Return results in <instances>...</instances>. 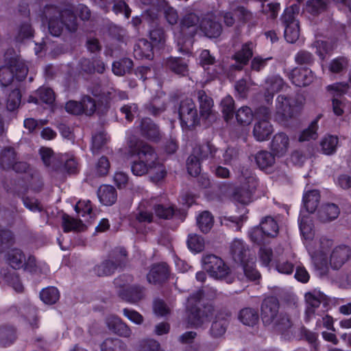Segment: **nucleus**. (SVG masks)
<instances>
[{
    "label": "nucleus",
    "mask_w": 351,
    "mask_h": 351,
    "mask_svg": "<svg viewBox=\"0 0 351 351\" xmlns=\"http://www.w3.org/2000/svg\"><path fill=\"white\" fill-rule=\"evenodd\" d=\"M129 152L132 156H136L131 166L134 175L142 176L147 173L151 175L154 182H158L165 178L166 171L163 165L158 161V156L154 149L148 144L142 141L130 142Z\"/></svg>",
    "instance_id": "f257e3e1"
},
{
    "label": "nucleus",
    "mask_w": 351,
    "mask_h": 351,
    "mask_svg": "<svg viewBox=\"0 0 351 351\" xmlns=\"http://www.w3.org/2000/svg\"><path fill=\"white\" fill-rule=\"evenodd\" d=\"M261 316L265 326L282 332L289 329L292 325L287 315L279 313V303L274 297H269L263 300Z\"/></svg>",
    "instance_id": "f03ea898"
},
{
    "label": "nucleus",
    "mask_w": 351,
    "mask_h": 351,
    "mask_svg": "<svg viewBox=\"0 0 351 351\" xmlns=\"http://www.w3.org/2000/svg\"><path fill=\"white\" fill-rule=\"evenodd\" d=\"M43 13L52 36H59L64 25L69 29L71 27L74 29L75 16L71 10L60 11L56 7L49 5L45 8Z\"/></svg>",
    "instance_id": "7ed1b4c3"
},
{
    "label": "nucleus",
    "mask_w": 351,
    "mask_h": 351,
    "mask_svg": "<svg viewBox=\"0 0 351 351\" xmlns=\"http://www.w3.org/2000/svg\"><path fill=\"white\" fill-rule=\"evenodd\" d=\"M303 106L302 100L292 97L280 95L276 99L275 119L285 125L287 121L297 117Z\"/></svg>",
    "instance_id": "20e7f679"
},
{
    "label": "nucleus",
    "mask_w": 351,
    "mask_h": 351,
    "mask_svg": "<svg viewBox=\"0 0 351 351\" xmlns=\"http://www.w3.org/2000/svg\"><path fill=\"white\" fill-rule=\"evenodd\" d=\"M195 153L199 154L202 158H210L215 162L229 165H232L238 156L237 151L233 147L220 149L209 142L195 149Z\"/></svg>",
    "instance_id": "39448f33"
},
{
    "label": "nucleus",
    "mask_w": 351,
    "mask_h": 351,
    "mask_svg": "<svg viewBox=\"0 0 351 351\" xmlns=\"http://www.w3.org/2000/svg\"><path fill=\"white\" fill-rule=\"evenodd\" d=\"M199 17L194 13L186 14L181 20L179 29L174 32L175 39L179 46L190 45L191 38L199 27Z\"/></svg>",
    "instance_id": "423d86ee"
},
{
    "label": "nucleus",
    "mask_w": 351,
    "mask_h": 351,
    "mask_svg": "<svg viewBox=\"0 0 351 351\" xmlns=\"http://www.w3.org/2000/svg\"><path fill=\"white\" fill-rule=\"evenodd\" d=\"M202 295V291H198L195 294L191 295L187 300L188 322L189 324L195 327L201 326L208 321V312L210 311V308L204 307V309L199 308L200 299Z\"/></svg>",
    "instance_id": "0eeeda50"
},
{
    "label": "nucleus",
    "mask_w": 351,
    "mask_h": 351,
    "mask_svg": "<svg viewBox=\"0 0 351 351\" xmlns=\"http://www.w3.org/2000/svg\"><path fill=\"white\" fill-rule=\"evenodd\" d=\"M202 263L204 269L216 279H226L228 283L232 282V278L230 276V268L224 261L214 254H208L203 257Z\"/></svg>",
    "instance_id": "6e6552de"
},
{
    "label": "nucleus",
    "mask_w": 351,
    "mask_h": 351,
    "mask_svg": "<svg viewBox=\"0 0 351 351\" xmlns=\"http://www.w3.org/2000/svg\"><path fill=\"white\" fill-rule=\"evenodd\" d=\"M0 167L4 170L23 172L27 169V165L19 160L14 148L5 147L0 151Z\"/></svg>",
    "instance_id": "1a4fd4ad"
},
{
    "label": "nucleus",
    "mask_w": 351,
    "mask_h": 351,
    "mask_svg": "<svg viewBox=\"0 0 351 351\" xmlns=\"http://www.w3.org/2000/svg\"><path fill=\"white\" fill-rule=\"evenodd\" d=\"M179 117L182 125L186 128L193 127L199 123L197 110L191 99L186 98L181 101Z\"/></svg>",
    "instance_id": "9d476101"
},
{
    "label": "nucleus",
    "mask_w": 351,
    "mask_h": 351,
    "mask_svg": "<svg viewBox=\"0 0 351 351\" xmlns=\"http://www.w3.org/2000/svg\"><path fill=\"white\" fill-rule=\"evenodd\" d=\"M256 186V178L252 175H249L242 182L241 186L235 190L233 195L234 199L242 204H249L252 201V195Z\"/></svg>",
    "instance_id": "9b49d317"
},
{
    "label": "nucleus",
    "mask_w": 351,
    "mask_h": 351,
    "mask_svg": "<svg viewBox=\"0 0 351 351\" xmlns=\"http://www.w3.org/2000/svg\"><path fill=\"white\" fill-rule=\"evenodd\" d=\"M332 245V240L322 238L319 240V249L315 252V254L311 255L314 266L321 276L325 275L328 271V260L324 255Z\"/></svg>",
    "instance_id": "f8f14e48"
},
{
    "label": "nucleus",
    "mask_w": 351,
    "mask_h": 351,
    "mask_svg": "<svg viewBox=\"0 0 351 351\" xmlns=\"http://www.w3.org/2000/svg\"><path fill=\"white\" fill-rule=\"evenodd\" d=\"M258 114H263V119L258 121L254 127L253 134L258 141H263L268 138L273 132V128L268 121L269 111L266 108L259 110Z\"/></svg>",
    "instance_id": "ddd939ff"
},
{
    "label": "nucleus",
    "mask_w": 351,
    "mask_h": 351,
    "mask_svg": "<svg viewBox=\"0 0 351 351\" xmlns=\"http://www.w3.org/2000/svg\"><path fill=\"white\" fill-rule=\"evenodd\" d=\"M291 144V138L286 133L278 132L271 139L270 149L276 156L282 157L288 152Z\"/></svg>",
    "instance_id": "4468645a"
},
{
    "label": "nucleus",
    "mask_w": 351,
    "mask_h": 351,
    "mask_svg": "<svg viewBox=\"0 0 351 351\" xmlns=\"http://www.w3.org/2000/svg\"><path fill=\"white\" fill-rule=\"evenodd\" d=\"M350 256L351 249L348 246H337L330 254V266L333 269H339L348 261Z\"/></svg>",
    "instance_id": "2eb2a0df"
},
{
    "label": "nucleus",
    "mask_w": 351,
    "mask_h": 351,
    "mask_svg": "<svg viewBox=\"0 0 351 351\" xmlns=\"http://www.w3.org/2000/svg\"><path fill=\"white\" fill-rule=\"evenodd\" d=\"M154 205L152 202V197L142 199L136 210V220L141 223H151L154 221Z\"/></svg>",
    "instance_id": "dca6fc26"
},
{
    "label": "nucleus",
    "mask_w": 351,
    "mask_h": 351,
    "mask_svg": "<svg viewBox=\"0 0 351 351\" xmlns=\"http://www.w3.org/2000/svg\"><path fill=\"white\" fill-rule=\"evenodd\" d=\"M106 323L108 328L119 336L130 337L132 335L130 326L117 315H108L106 318Z\"/></svg>",
    "instance_id": "f3484780"
},
{
    "label": "nucleus",
    "mask_w": 351,
    "mask_h": 351,
    "mask_svg": "<svg viewBox=\"0 0 351 351\" xmlns=\"http://www.w3.org/2000/svg\"><path fill=\"white\" fill-rule=\"evenodd\" d=\"M289 77L292 83L297 86H308L314 79L312 71L308 68H295Z\"/></svg>",
    "instance_id": "a211bd4d"
},
{
    "label": "nucleus",
    "mask_w": 351,
    "mask_h": 351,
    "mask_svg": "<svg viewBox=\"0 0 351 351\" xmlns=\"http://www.w3.org/2000/svg\"><path fill=\"white\" fill-rule=\"evenodd\" d=\"M230 250L234 261L241 264L247 261L248 256L252 257L254 256L251 254L243 241L240 239L232 241L230 246Z\"/></svg>",
    "instance_id": "6ab92c4d"
},
{
    "label": "nucleus",
    "mask_w": 351,
    "mask_h": 351,
    "mask_svg": "<svg viewBox=\"0 0 351 351\" xmlns=\"http://www.w3.org/2000/svg\"><path fill=\"white\" fill-rule=\"evenodd\" d=\"M255 44L252 42H247L242 45L240 50L235 53L233 56L237 64L234 66L236 69L241 70L244 65L248 63L249 60L252 57Z\"/></svg>",
    "instance_id": "aec40b11"
},
{
    "label": "nucleus",
    "mask_w": 351,
    "mask_h": 351,
    "mask_svg": "<svg viewBox=\"0 0 351 351\" xmlns=\"http://www.w3.org/2000/svg\"><path fill=\"white\" fill-rule=\"evenodd\" d=\"M119 296L124 301L135 304L144 297L143 287L137 285H131L127 289L117 291Z\"/></svg>",
    "instance_id": "412c9836"
},
{
    "label": "nucleus",
    "mask_w": 351,
    "mask_h": 351,
    "mask_svg": "<svg viewBox=\"0 0 351 351\" xmlns=\"http://www.w3.org/2000/svg\"><path fill=\"white\" fill-rule=\"evenodd\" d=\"M284 86V80L280 76L273 75L269 77L265 82V100L267 102L272 100L274 93L282 90Z\"/></svg>",
    "instance_id": "4be33fe9"
},
{
    "label": "nucleus",
    "mask_w": 351,
    "mask_h": 351,
    "mask_svg": "<svg viewBox=\"0 0 351 351\" xmlns=\"http://www.w3.org/2000/svg\"><path fill=\"white\" fill-rule=\"evenodd\" d=\"M141 134L143 136L152 141H158L161 134L157 125L150 119L145 118L141 123Z\"/></svg>",
    "instance_id": "5701e85b"
},
{
    "label": "nucleus",
    "mask_w": 351,
    "mask_h": 351,
    "mask_svg": "<svg viewBox=\"0 0 351 351\" xmlns=\"http://www.w3.org/2000/svg\"><path fill=\"white\" fill-rule=\"evenodd\" d=\"M25 255L18 248L8 251L5 254L6 263L14 269H22L25 264Z\"/></svg>",
    "instance_id": "b1692460"
},
{
    "label": "nucleus",
    "mask_w": 351,
    "mask_h": 351,
    "mask_svg": "<svg viewBox=\"0 0 351 351\" xmlns=\"http://www.w3.org/2000/svg\"><path fill=\"white\" fill-rule=\"evenodd\" d=\"M322 298L323 295L320 293H308L305 295L306 302L305 315L306 319L309 320L314 316Z\"/></svg>",
    "instance_id": "393cba45"
},
{
    "label": "nucleus",
    "mask_w": 351,
    "mask_h": 351,
    "mask_svg": "<svg viewBox=\"0 0 351 351\" xmlns=\"http://www.w3.org/2000/svg\"><path fill=\"white\" fill-rule=\"evenodd\" d=\"M168 272V267L165 263L155 265L147 274V281L153 284L160 283L167 278Z\"/></svg>",
    "instance_id": "a878e982"
},
{
    "label": "nucleus",
    "mask_w": 351,
    "mask_h": 351,
    "mask_svg": "<svg viewBox=\"0 0 351 351\" xmlns=\"http://www.w3.org/2000/svg\"><path fill=\"white\" fill-rule=\"evenodd\" d=\"M339 213L340 210L337 205L328 203L322 206L318 211V217L322 222H329L337 218Z\"/></svg>",
    "instance_id": "bb28decb"
},
{
    "label": "nucleus",
    "mask_w": 351,
    "mask_h": 351,
    "mask_svg": "<svg viewBox=\"0 0 351 351\" xmlns=\"http://www.w3.org/2000/svg\"><path fill=\"white\" fill-rule=\"evenodd\" d=\"M97 196L100 202L105 206H111L117 200L115 189L110 185H102L97 191Z\"/></svg>",
    "instance_id": "cd10ccee"
},
{
    "label": "nucleus",
    "mask_w": 351,
    "mask_h": 351,
    "mask_svg": "<svg viewBox=\"0 0 351 351\" xmlns=\"http://www.w3.org/2000/svg\"><path fill=\"white\" fill-rule=\"evenodd\" d=\"M200 29L209 38H216L221 32V25L208 18H204L199 23Z\"/></svg>",
    "instance_id": "c85d7f7f"
},
{
    "label": "nucleus",
    "mask_w": 351,
    "mask_h": 351,
    "mask_svg": "<svg viewBox=\"0 0 351 351\" xmlns=\"http://www.w3.org/2000/svg\"><path fill=\"white\" fill-rule=\"evenodd\" d=\"M197 98L199 103L200 114L207 119L213 113V101L204 90L197 92Z\"/></svg>",
    "instance_id": "c756f323"
},
{
    "label": "nucleus",
    "mask_w": 351,
    "mask_h": 351,
    "mask_svg": "<svg viewBox=\"0 0 351 351\" xmlns=\"http://www.w3.org/2000/svg\"><path fill=\"white\" fill-rule=\"evenodd\" d=\"M134 56L137 59L151 58L152 45L145 39L138 40L134 47Z\"/></svg>",
    "instance_id": "7c9ffc66"
},
{
    "label": "nucleus",
    "mask_w": 351,
    "mask_h": 351,
    "mask_svg": "<svg viewBox=\"0 0 351 351\" xmlns=\"http://www.w3.org/2000/svg\"><path fill=\"white\" fill-rule=\"evenodd\" d=\"M320 195L317 190H311L306 191L303 197L304 206L306 210L309 213H313L319 202Z\"/></svg>",
    "instance_id": "2f4dec72"
},
{
    "label": "nucleus",
    "mask_w": 351,
    "mask_h": 351,
    "mask_svg": "<svg viewBox=\"0 0 351 351\" xmlns=\"http://www.w3.org/2000/svg\"><path fill=\"white\" fill-rule=\"evenodd\" d=\"M339 145V138L335 135L327 134L320 141V147L323 154L326 155L333 154Z\"/></svg>",
    "instance_id": "473e14b6"
},
{
    "label": "nucleus",
    "mask_w": 351,
    "mask_h": 351,
    "mask_svg": "<svg viewBox=\"0 0 351 351\" xmlns=\"http://www.w3.org/2000/svg\"><path fill=\"white\" fill-rule=\"evenodd\" d=\"M152 202L154 205V213L156 217L162 219H169L173 216L174 209L171 206L162 204L160 200L156 197H152Z\"/></svg>",
    "instance_id": "72a5a7b5"
},
{
    "label": "nucleus",
    "mask_w": 351,
    "mask_h": 351,
    "mask_svg": "<svg viewBox=\"0 0 351 351\" xmlns=\"http://www.w3.org/2000/svg\"><path fill=\"white\" fill-rule=\"evenodd\" d=\"M239 319L244 325L253 326L258 321V315L256 310L251 308H245L239 312Z\"/></svg>",
    "instance_id": "f704fd0d"
},
{
    "label": "nucleus",
    "mask_w": 351,
    "mask_h": 351,
    "mask_svg": "<svg viewBox=\"0 0 351 351\" xmlns=\"http://www.w3.org/2000/svg\"><path fill=\"white\" fill-rule=\"evenodd\" d=\"M166 66L176 74L185 75L188 72L187 63L178 58H170L166 61Z\"/></svg>",
    "instance_id": "c9c22d12"
},
{
    "label": "nucleus",
    "mask_w": 351,
    "mask_h": 351,
    "mask_svg": "<svg viewBox=\"0 0 351 351\" xmlns=\"http://www.w3.org/2000/svg\"><path fill=\"white\" fill-rule=\"evenodd\" d=\"M20 313L29 322L30 326L34 329L38 327V319L36 315V310L30 304H25L20 308Z\"/></svg>",
    "instance_id": "e433bc0d"
},
{
    "label": "nucleus",
    "mask_w": 351,
    "mask_h": 351,
    "mask_svg": "<svg viewBox=\"0 0 351 351\" xmlns=\"http://www.w3.org/2000/svg\"><path fill=\"white\" fill-rule=\"evenodd\" d=\"M200 146L201 145L194 147L193 154H191L187 160V170L189 173L193 176H197L199 174L201 171L199 160L205 159L202 158L199 154L195 153V149Z\"/></svg>",
    "instance_id": "4c0bfd02"
},
{
    "label": "nucleus",
    "mask_w": 351,
    "mask_h": 351,
    "mask_svg": "<svg viewBox=\"0 0 351 351\" xmlns=\"http://www.w3.org/2000/svg\"><path fill=\"white\" fill-rule=\"evenodd\" d=\"M40 300L46 304H53L58 301L60 292L55 287L43 289L40 293Z\"/></svg>",
    "instance_id": "58836bf2"
},
{
    "label": "nucleus",
    "mask_w": 351,
    "mask_h": 351,
    "mask_svg": "<svg viewBox=\"0 0 351 351\" xmlns=\"http://www.w3.org/2000/svg\"><path fill=\"white\" fill-rule=\"evenodd\" d=\"M300 229L305 239H311L313 237L312 220L308 215L301 212L300 217Z\"/></svg>",
    "instance_id": "ea45409f"
},
{
    "label": "nucleus",
    "mask_w": 351,
    "mask_h": 351,
    "mask_svg": "<svg viewBox=\"0 0 351 351\" xmlns=\"http://www.w3.org/2000/svg\"><path fill=\"white\" fill-rule=\"evenodd\" d=\"M263 234L267 237H274L277 235L278 226L276 221L271 217H265L260 223Z\"/></svg>",
    "instance_id": "a19ab883"
},
{
    "label": "nucleus",
    "mask_w": 351,
    "mask_h": 351,
    "mask_svg": "<svg viewBox=\"0 0 351 351\" xmlns=\"http://www.w3.org/2000/svg\"><path fill=\"white\" fill-rule=\"evenodd\" d=\"M255 256H252L247 258V261L241 263L243 269L245 276L250 280H255L260 277L259 272L255 269Z\"/></svg>",
    "instance_id": "79ce46f5"
},
{
    "label": "nucleus",
    "mask_w": 351,
    "mask_h": 351,
    "mask_svg": "<svg viewBox=\"0 0 351 351\" xmlns=\"http://www.w3.org/2000/svg\"><path fill=\"white\" fill-rule=\"evenodd\" d=\"M101 351H125V343L117 338L106 339L101 345Z\"/></svg>",
    "instance_id": "37998d69"
},
{
    "label": "nucleus",
    "mask_w": 351,
    "mask_h": 351,
    "mask_svg": "<svg viewBox=\"0 0 351 351\" xmlns=\"http://www.w3.org/2000/svg\"><path fill=\"white\" fill-rule=\"evenodd\" d=\"M133 62L129 58H124L116 61L112 64V71L116 75L121 76L130 72L132 68Z\"/></svg>",
    "instance_id": "c03bdc74"
},
{
    "label": "nucleus",
    "mask_w": 351,
    "mask_h": 351,
    "mask_svg": "<svg viewBox=\"0 0 351 351\" xmlns=\"http://www.w3.org/2000/svg\"><path fill=\"white\" fill-rule=\"evenodd\" d=\"M62 226L64 232L82 231L84 229V225L80 220L73 219L66 215L62 216Z\"/></svg>",
    "instance_id": "a18cd8bd"
},
{
    "label": "nucleus",
    "mask_w": 351,
    "mask_h": 351,
    "mask_svg": "<svg viewBox=\"0 0 351 351\" xmlns=\"http://www.w3.org/2000/svg\"><path fill=\"white\" fill-rule=\"evenodd\" d=\"M320 119L319 115L315 120H313L308 128L304 130L299 136V141L301 142L307 141L311 139H315L317 137V130L318 128V121Z\"/></svg>",
    "instance_id": "49530a36"
},
{
    "label": "nucleus",
    "mask_w": 351,
    "mask_h": 351,
    "mask_svg": "<svg viewBox=\"0 0 351 351\" xmlns=\"http://www.w3.org/2000/svg\"><path fill=\"white\" fill-rule=\"evenodd\" d=\"M197 223L202 232H208L213 227V217L209 212L204 211L197 217Z\"/></svg>",
    "instance_id": "de8ad7c7"
},
{
    "label": "nucleus",
    "mask_w": 351,
    "mask_h": 351,
    "mask_svg": "<svg viewBox=\"0 0 351 351\" xmlns=\"http://www.w3.org/2000/svg\"><path fill=\"white\" fill-rule=\"evenodd\" d=\"M274 156L272 152L271 153L267 151L260 152L256 156V163L261 169L270 167L274 163Z\"/></svg>",
    "instance_id": "09e8293b"
},
{
    "label": "nucleus",
    "mask_w": 351,
    "mask_h": 351,
    "mask_svg": "<svg viewBox=\"0 0 351 351\" xmlns=\"http://www.w3.org/2000/svg\"><path fill=\"white\" fill-rule=\"evenodd\" d=\"M227 319L224 317L217 316L212 324L210 333L214 337H220L225 333Z\"/></svg>",
    "instance_id": "8fccbe9b"
},
{
    "label": "nucleus",
    "mask_w": 351,
    "mask_h": 351,
    "mask_svg": "<svg viewBox=\"0 0 351 351\" xmlns=\"http://www.w3.org/2000/svg\"><path fill=\"white\" fill-rule=\"evenodd\" d=\"M187 245L191 251L200 252L204 248L205 242L201 236L196 234H190L187 240Z\"/></svg>",
    "instance_id": "3c124183"
},
{
    "label": "nucleus",
    "mask_w": 351,
    "mask_h": 351,
    "mask_svg": "<svg viewBox=\"0 0 351 351\" xmlns=\"http://www.w3.org/2000/svg\"><path fill=\"white\" fill-rule=\"evenodd\" d=\"M300 36L298 22H292V24L285 26V38L290 43H295Z\"/></svg>",
    "instance_id": "603ef678"
},
{
    "label": "nucleus",
    "mask_w": 351,
    "mask_h": 351,
    "mask_svg": "<svg viewBox=\"0 0 351 351\" xmlns=\"http://www.w3.org/2000/svg\"><path fill=\"white\" fill-rule=\"evenodd\" d=\"M16 339L15 330L12 327H0V343L8 346L12 343Z\"/></svg>",
    "instance_id": "864d4df0"
},
{
    "label": "nucleus",
    "mask_w": 351,
    "mask_h": 351,
    "mask_svg": "<svg viewBox=\"0 0 351 351\" xmlns=\"http://www.w3.org/2000/svg\"><path fill=\"white\" fill-rule=\"evenodd\" d=\"M22 269L32 274L47 273L48 271L47 266L45 265L43 266L38 265L35 258L33 256H29L27 259L25 258V264Z\"/></svg>",
    "instance_id": "5fc2aeb1"
},
{
    "label": "nucleus",
    "mask_w": 351,
    "mask_h": 351,
    "mask_svg": "<svg viewBox=\"0 0 351 351\" xmlns=\"http://www.w3.org/2000/svg\"><path fill=\"white\" fill-rule=\"evenodd\" d=\"M14 243L13 234L8 230H0V254Z\"/></svg>",
    "instance_id": "6e6d98bb"
},
{
    "label": "nucleus",
    "mask_w": 351,
    "mask_h": 351,
    "mask_svg": "<svg viewBox=\"0 0 351 351\" xmlns=\"http://www.w3.org/2000/svg\"><path fill=\"white\" fill-rule=\"evenodd\" d=\"M298 12L299 8L295 4L286 8L281 17V20L284 25L287 26V25L292 24V22H298L295 19V16L298 14Z\"/></svg>",
    "instance_id": "4d7b16f0"
},
{
    "label": "nucleus",
    "mask_w": 351,
    "mask_h": 351,
    "mask_svg": "<svg viewBox=\"0 0 351 351\" xmlns=\"http://www.w3.org/2000/svg\"><path fill=\"white\" fill-rule=\"evenodd\" d=\"M236 118L240 123L248 125L253 119L252 110L247 106H243L237 111Z\"/></svg>",
    "instance_id": "13d9d810"
},
{
    "label": "nucleus",
    "mask_w": 351,
    "mask_h": 351,
    "mask_svg": "<svg viewBox=\"0 0 351 351\" xmlns=\"http://www.w3.org/2000/svg\"><path fill=\"white\" fill-rule=\"evenodd\" d=\"M312 47L316 49L315 53L322 60H324L326 55L332 49V46L326 41L318 38L312 44Z\"/></svg>",
    "instance_id": "bf43d9fd"
},
{
    "label": "nucleus",
    "mask_w": 351,
    "mask_h": 351,
    "mask_svg": "<svg viewBox=\"0 0 351 351\" xmlns=\"http://www.w3.org/2000/svg\"><path fill=\"white\" fill-rule=\"evenodd\" d=\"M234 104V100L230 96H226L221 102V110L226 121L232 117Z\"/></svg>",
    "instance_id": "052dcab7"
},
{
    "label": "nucleus",
    "mask_w": 351,
    "mask_h": 351,
    "mask_svg": "<svg viewBox=\"0 0 351 351\" xmlns=\"http://www.w3.org/2000/svg\"><path fill=\"white\" fill-rule=\"evenodd\" d=\"M348 65V61L347 58L344 57H338L330 61L328 68L331 73H338L347 68Z\"/></svg>",
    "instance_id": "680f3d73"
},
{
    "label": "nucleus",
    "mask_w": 351,
    "mask_h": 351,
    "mask_svg": "<svg viewBox=\"0 0 351 351\" xmlns=\"http://www.w3.org/2000/svg\"><path fill=\"white\" fill-rule=\"evenodd\" d=\"M117 263H116L114 261L108 260L102 263L101 265H98L96 270L97 273L99 276L103 275H110L118 267Z\"/></svg>",
    "instance_id": "e2e57ef3"
},
{
    "label": "nucleus",
    "mask_w": 351,
    "mask_h": 351,
    "mask_svg": "<svg viewBox=\"0 0 351 351\" xmlns=\"http://www.w3.org/2000/svg\"><path fill=\"white\" fill-rule=\"evenodd\" d=\"M108 137L104 132H100L93 136L92 152L93 154L97 152L106 143Z\"/></svg>",
    "instance_id": "0e129e2a"
},
{
    "label": "nucleus",
    "mask_w": 351,
    "mask_h": 351,
    "mask_svg": "<svg viewBox=\"0 0 351 351\" xmlns=\"http://www.w3.org/2000/svg\"><path fill=\"white\" fill-rule=\"evenodd\" d=\"M21 95L19 89H14L8 95L7 99V108L10 110H14L21 104Z\"/></svg>",
    "instance_id": "69168bd1"
},
{
    "label": "nucleus",
    "mask_w": 351,
    "mask_h": 351,
    "mask_svg": "<svg viewBox=\"0 0 351 351\" xmlns=\"http://www.w3.org/2000/svg\"><path fill=\"white\" fill-rule=\"evenodd\" d=\"M37 95L40 101L45 104H51L55 100L54 93L50 88H40L37 90Z\"/></svg>",
    "instance_id": "338daca9"
},
{
    "label": "nucleus",
    "mask_w": 351,
    "mask_h": 351,
    "mask_svg": "<svg viewBox=\"0 0 351 351\" xmlns=\"http://www.w3.org/2000/svg\"><path fill=\"white\" fill-rule=\"evenodd\" d=\"M10 66L13 71V73H15L14 76L18 80H23L26 77L28 69L26 64L23 62L16 61Z\"/></svg>",
    "instance_id": "774afa93"
}]
</instances>
